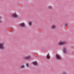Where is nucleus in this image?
I'll return each mask as SVG.
<instances>
[{
  "label": "nucleus",
  "mask_w": 74,
  "mask_h": 74,
  "mask_svg": "<svg viewBox=\"0 0 74 74\" xmlns=\"http://www.w3.org/2000/svg\"><path fill=\"white\" fill-rule=\"evenodd\" d=\"M66 44V42L64 41H61L58 42V44L59 46H62V45H65Z\"/></svg>",
  "instance_id": "nucleus-1"
},
{
  "label": "nucleus",
  "mask_w": 74,
  "mask_h": 74,
  "mask_svg": "<svg viewBox=\"0 0 74 74\" xmlns=\"http://www.w3.org/2000/svg\"><path fill=\"white\" fill-rule=\"evenodd\" d=\"M0 49H5V46H4V43L0 42Z\"/></svg>",
  "instance_id": "nucleus-2"
},
{
  "label": "nucleus",
  "mask_w": 74,
  "mask_h": 74,
  "mask_svg": "<svg viewBox=\"0 0 74 74\" xmlns=\"http://www.w3.org/2000/svg\"><path fill=\"white\" fill-rule=\"evenodd\" d=\"M56 59L58 60H60L62 59V57L60 55L58 54H56Z\"/></svg>",
  "instance_id": "nucleus-3"
},
{
  "label": "nucleus",
  "mask_w": 74,
  "mask_h": 74,
  "mask_svg": "<svg viewBox=\"0 0 74 74\" xmlns=\"http://www.w3.org/2000/svg\"><path fill=\"white\" fill-rule=\"evenodd\" d=\"M20 26L21 27H23V28H25L26 27V25L25 23H22L20 24Z\"/></svg>",
  "instance_id": "nucleus-4"
},
{
  "label": "nucleus",
  "mask_w": 74,
  "mask_h": 74,
  "mask_svg": "<svg viewBox=\"0 0 74 74\" xmlns=\"http://www.w3.org/2000/svg\"><path fill=\"white\" fill-rule=\"evenodd\" d=\"M12 16L13 18H18V16L16 13H13L12 14Z\"/></svg>",
  "instance_id": "nucleus-5"
},
{
  "label": "nucleus",
  "mask_w": 74,
  "mask_h": 74,
  "mask_svg": "<svg viewBox=\"0 0 74 74\" xmlns=\"http://www.w3.org/2000/svg\"><path fill=\"white\" fill-rule=\"evenodd\" d=\"M24 59H26V60H28V59H31V56H26L23 58Z\"/></svg>",
  "instance_id": "nucleus-6"
},
{
  "label": "nucleus",
  "mask_w": 74,
  "mask_h": 74,
  "mask_svg": "<svg viewBox=\"0 0 74 74\" xmlns=\"http://www.w3.org/2000/svg\"><path fill=\"white\" fill-rule=\"evenodd\" d=\"M56 25L54 24H53L51 27V30H54V29H56Z\"/></svg>",
  "instance_id": "nucleus-7"
},
{
  "label": "nucleus",
  "mask_w": 74,
  "mask_h": 74,
  "mask_svg": "<svg viewBox=\"0 0 74 74\" xmlns=\"http://www.w3.org/2000/svg\"><path fill=\"white\" fill-rule=\"evenodd\" d=\"M33 25V22L32 21H29L28 23V25L29 26H32Z\"/></svg>",
  "instance_id": "nucleus-8"
},
{
  "label": "nucleus",
  "mask_w": 74,
  "mask_h": 74,
  "mask_svg": "<svg viewBox=\"0 0 74 74\" xmlns=\"http://www.w3.org/2000/svg\"><path fill=\"white\" fill-rule=\"evenodd\" d=\"M50 57L49 54L48 53L46 56V58L47 59H50Z\"/></svg>",
  "instance_id": "nucleus-9"
},
{
  "label": "nucleus",
  "mask_w": 74,
  "mask_h": 74,
  "mask_svg": "<svg viewBox=\"0 0 74 74\" xmlns=\"http://www.w3.org/2000/svg\"><path fill=\"white\" fill-rule=\"evenodd\" d=\"M32 63L34 66H36L37 65V62L36 61L33 62Z\"/></svg>",
  "instance_id": "nucleus-10"
},
{
  "label": "nucleus",
  "mask_w": 74,
  "mask_h": 74,
  "mask_svg": "<svg viewBox=\"0 0 74 74\" xmlns=\"http://www.w3.org/2000/svg\"><path fill=\"white\" fill-rule=\"evenodd\" d=\"M25 65H23L20 66V68H21V69H24V68H25Z\"/></svg>",
  "instance_id": "nucleus-11"
},
{
  "label": "nucleus",
  "mask_w": 74,
  "mask_h": 74,
  "mask_svg": "<svg viewBox=\"0 0 74 74\" xmlns=\"http://www.w3.org/2000/svg\"><path fill=\"white\" fill-rule=\"evenodd\" d=\"M48 9H52L53 8H52V6L49 5V6H48Z\"/></svg>",
  "instance_id": "nucleus-12"
},
{
  "label": "nucleus",
  "mask_w": 74,
  "mask_h": 74,
  "mask_svg": "<svg viewBox=\"0 0 74 74\" xmlns=\"http://www.w3.org/2000/svg\"><path fill=\"white\" fill-rule=\"evenodd\" d=\"M64 51L65 53H66V52H67V49H66V48L64 49Z\"/></svg>",
  "instance_id": "nucleus-13"
},
{
  "label": "nucleus",
  "mask_w": 74,
  "mask_h": 74,
  "mask_svg": "<svg viewBox=\"0 0 74 74\" xmlns=\"http://www.w3.org/2000/svg\"><path fill=\"white\" fill-rule=\"evenodd\" d=\"M26 66H27V67H29V64L27 63L26 64Z\"/></svg>",
  "instance_id": "nucleus-14"
},
{
  "label": "nucleus",
  "mask_w": 74,
  "mask_h": 74,
  "mask_svg": "<svg viewBox=\"0 0 74 74\" xmlns=\"http://www.w3.org/2000/svg\"><path fill=\"white\" fill-rule=\"evenodd\" d=\"M2 22V21L1 20V17L0 16V23H1Z\"/></svg>",
  "instance_id": "nucleus-15"
},
{
  "label": "nucleus",
  "mask_w": 74,
  "mask_h": 74,
  "mask_svg": "<svg viewBox=\"0 0 74 74\" xmlns=\"http://www.w3.org/2000/svg\"><path fill=\"white\" fill-rule=\"evenodd\" d=\"M67 25H68L67 24H65V26H66V27L67 26Z\"/></svg>",
  "instance_id": "nucleus-16"
}]
</instances>
